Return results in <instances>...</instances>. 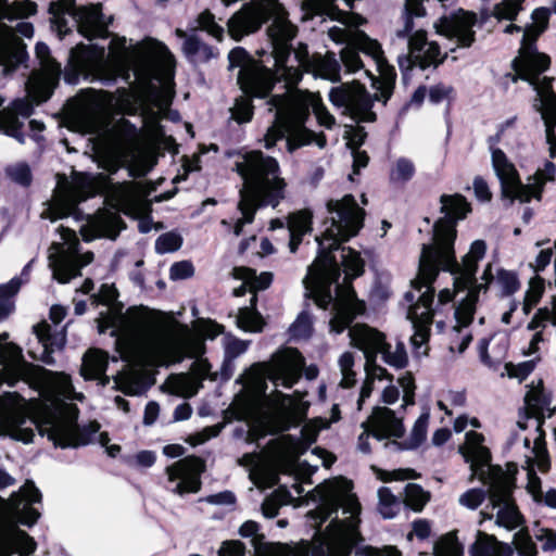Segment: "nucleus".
<instances>
[{"label": "nucleus", "instance_id": "obj_1", "mask_svg": "<svg viewBox=\"0 0 556 556\" xmlns=\"http://www.w3.org/2000/svg\"><path fill=\"white\" fill-rule=\"evenodd\" d=\"M273 23L267 31L273 45L277 74L286 83L287 91L268 101V110L275 112V121L264 136V146L269 149L277 140L286 137L289 152L312 142L324 148L326 137L305 128L304 122L309 110L313 111L318 123L326 128L334 125V117L327 111L318 93L292 88L300 81L303 71L330 81L340 80L339 62L331 52L309 56L303 45L294 50L293 60H291L289 42L295 37L296 27L288 21L286 11L278 3L273 4Z\"/></svg>", "mask_w": 556, "mask_h": 556}, {"label": "nucleus", "instance_id": "obj_2", "mask_svg": "<svg viewBox=\"0 0 556 556\" xmlns=\"http://www.w3.org/2000/svg\"><path fill=\"white\" fill-rule=\"evenodd\" d=\"M70 60L78 73L98 80L112 81L119 73L128 80L131 72V97L142 110L148 136L161 138L159 121L174 96V56L165 45L147 38L128 47L125 37L113 36L108 58L103 47L79 43L71 50Z\"/></svg>", "mask_w": 556, "mask_h": 556}, {"label": "nucleus", "instance_id": "obj_3", "mask_svg": "<svg viewBox=\"0 0 556 556\" xmlns=\"http://www.w3.org/2000/svg\"><path fill=\"white\" fill-rule=\"evenodd\" d=\"M97 320L100 333L112 330L115 350L126 362L125 368L114 378L116 388L126 394L144 391L147 366L180 361L187 349L191 356L203 352L201 341L180 338L164 329L159 315L143 306L131 307L126 313L117 305L108 306Z\"/></svg>", "mask_w": 556, "mask_h": 556}, {"label": "nucleus", "instance_id": "obj_4", "mask_svg": "<svg viewBox=\"0 0 556 556\" xmlns=\"http://www.w3.org/2000/svg\"><path fill=\"white\" fill-rule=\"evenodd\" d=\"M329 217L325 220V230L316 237L319 253L315 262L308 267L303 279L306 291L316 304L326 308L333 301V317L330 329L336 333L342 332L356 315L365 309L363 302L356 299L355 291L349 285L338 286L336 298L331 294V285L340 277V267L332 255L340 243L357 235L363 226L364 211L354 197L344 195L340 200L327 202Z\"/></svg>", "mask_w": 556, "mask_h": 556}, {"label": "nucleus", "instance_id": "obj_5", "mask_svg": "<svg viewBox=\"0 0 556 556\" xmlns=\"http://www.w3.org/2000/svg\"><path fill=\"white\" fill-rule=\"evenodd\" d=\"M303 370L309 380L318 375L316 366L304 368L303 356L292 348L277 351L267 362L253 364L237 380L242 388L233 400V414L236 417H255L256 414L304 417L309 406L304 400L305 394L295 392L293 395H287L277 390L269 395L266 394L267 380L275 386L291 388L298 382Z\"/></svg>", "mask_w": 556, "mask_h": 556}, {"label": "nucleus", "instance_id": "obj_6", "mask_svg": "<svg viewBox=\"0 0 556 556\" xmlns=\"http://www.w3.org/2000/svg\"><path fill=\"white\" fill-rule=\"evenodd\" d=\"M8 338L7 332L0 334V383L24 380L38 390L39 397L27 401L17 393H7L0 396V414L77 417L80 410L75 401L81 402L83 394L74 392L70 378L28 364L17 345L5 342Z\"/></svg>", "mask_w": 556, "mask_h": 556}, {"label": "nucleus", "instance_id": "obj_7", "mask_svg": "<svg viewBox=\"0 0 556 556\" xmlns=\"http://www.w3.org/2000/svg\"><path fill=\"white\" fill-rule=\"evenodd\" d=\"M485 250L486 247L483 241H475L469 252L463 257L462 263H457L455 270L444 268L443 264L439 261L435 262L434 267L437 268V274L431 280L422 279L420 277V266L418 267V274L410 282L412 288L405 294V299L412 302L407 317L414 328L410 342L418 356L428 354V346L426 344L430 337L433 316L439 312L440 306L452 302L454 298V291L443 289L440 291L438 302L434 305V290L432 283L439 271L441 269L450 271L454 276V287L456 289H467L473 285L478 262L483 258Z\"/></svg>", "mask_w": 556, "mask_h": 556}, {"label": "nucleus", "instance_id": "obj_8", "mask_svg": "<svg viewBox=\"0 0 556 556\" xmlns=\"http://www.w3.org/2000/svg\"><path fill=\"white\" fill-rule=\"evenodd\" d=\"M235 166L243 180L238 203L242 217L233 226V233L239 236L243 226L253 222L260 206L279 204L285 197L286 182L279 176L278 162L261 151L242 154Z\"/></svg>", "mask_w": 556, "mask_h": 556}, {"label": "nucleus", "instance_id": "obj_9", "mask_svg": "<svg viewBox=\"0 0 556 556\" xmlns=\"http://www.w3.org/2000/svg\"><path fill=\"white\" fill-rule=\"evenodd\" d=\"M544 30L534 25H529L525 31L518 58L515 59V68L521 79L529 81L536 91L533 108L541 114L545 125L546 142L549 146L551 156L556 154V94L552 89L551 79L538 76L547 70L549 58L539 53L534 42Z\"/></svg>", "mask_w": 556, "mask_h": 556}, {"label": "nucleus", "instance_id": "obj_10", "mask_svg": "<svg viewBox=\"0 0 556 556\" xmlns=\"http://www.w3.org/2000/svg\"><path fill=\"white\" fill-rule=\"evenodd\" d=\"M41 70L34 72L26 81L27 94L25 98L14 100L11 105L0 112V130L24 143L21 132L23 122L30 116L34 105L48 100L59 81L61 66L51 56L49 47L38 42L35 48Z\"/></svg>", "mask_w": 556, "mask_h": 556}, {"label": "nucleus", "instance_id": "obj_11", "mask_svg": "<svg viewBox=\"0 0 556 556\" xmlns=\"http://www.w3.org/2000/svg\"><path fill=\"white\" fill-rule=\"evenodd\" d=\"M440 202L444 217L434 224L432 242L424 244L420 254V277L427 280L435 276L434 263L438 261L444 268L455 270L457 267L454 253L455 226L471 211L469 202L459 193L443 194Z\"/></svg>", "mask_w": 556, "mask_h": 556}, {"label": "nucleus", "instance_id": "obj_12", "mask_svg": "<svg viewBox=\"0 0 556 556\" xmlns=\"http://www.w3.org/2000/svg\"><path fill=\"white\" fill-rule=\"evenodd\" d=\"M41 437H47L55 447H79L92 442L101 426L98 419L80 427L78 419H0V437H10L25 444L31 443L34 428Z\"/></svg>", "mask_w": 556, "mask_h": 556}, {"label": "nucleus", "instance_id": "obj_13", "mask_svg": "<svg viewBox=\"0 0 556 556\" xmlns=\"http://www.w3.org/2000/svg\"><path fill=\"white\" fill-rule=\"evenodd\" d=\"M149 190L141 182H123L112 187L110 200L115 211L100 210L93 216H89L87 224L81 228L84 240L91 241L96 238L106 237L115 239L124 223L118 211L134 217H143L151 211L148 201Z\"/></svg>", "mask_w": 556, "mask_h": 556}, {"label": "nucleus", "instance_id": "obj_14", "mask_svg": "<svg viewBox=\"0 0 556 556\" xmlns=\"http://www.w3.org/2000/svg\"><path fill=\"white\" fill-rule=\"evenodd\" d=\"M351 342L363 351L366 363V380L362 387L358 405L369 397L375 380L387 379L392 381V376L386 368L376 363L377 354H382L383 361L395 368H403L407 364V354L403 343H396L394 348L386 342L384 334L367 325H355L349 331Z\"/></svg>", "mask_w": 556, "mask_h": 556}, {"label": "nucleus", "instance_id": "obj_15", "mask_svg": "<svg viewBox=\"0 0 556 556\" xmlns=\"http://www.w3.org/2000/svg\"><path fill=\"white\" fill-rule=\"evenodd\" d=\"M349 483L338 482L337 496L341 503L343 514H350L349 518L340 520L331 519L324 531L315 539L312 556H351L355 545L362 540L357 523L361 514V504L355 495L348 494L352 488Z\"/></svg>", "mask_w": 556, "mask_h": 556}, {"label": "nucleus", "instance_id": "obj_16", "mask_svg": "<svg viewBox=\"0 0 556 556\" xmlns=\"http://www.w3.org/2000/svg\"><path fill=\"white\" fill-rule=\"evenodd\" d=\"M37 11V4L30 0L13 1L0 0V66L3 72L14 70L21 64L26 55L25 45L17 37L20 35L30 38L34 35L31 23L20 22L16 29L5 25L3 20L25 18L34 15ZM3 100L0 98V105Z\"/></svg>", "mask_w": 556, "mask_h": 556}, {"label": "nucleus", "instance_id": "obj_17", "mask_svg": "<svg viewBox=\"0 0 556 556\" xmlns=\"http://www.w3.org/2000/svg\"><path fill=\"white\" fill-rule=\"evenodd\" d=\"M235 419H223L222 422L205 427L202 431L190 434L186 442L191 446L205 443L217 437L225 426ZM247 421L245 427H237L233 430L236 439H243L248 443H258L267 435H275L289 430L292 426H300L304 421H315L320 429H329L333 422L340 419H237Z\"/></svg>", "mask_w": 556, "mask_h": 556}, {"label": "nucleus", "instance_id": "obj_18", "mask_svg": "<svg viewBox=\"0 0 556 556\" xmlns=\"http://www.w3.org/2000/svg\"><path fill=\"white\" fill-rule=\"evenodd\" d=\"M52 28L64 36L71 30L68 21L73 20L80 35L88 39L106 37L109 21L101 13V5L75 7V0L52 1L49 7Z\"/></svg>", "mask_w": 556, "mask_h": 556}, {"label": "nucleus", "instance_id": "obj_19", "mask_svg": "<svg viewBox=\"0 0 556 556\" xmlns=\"http://www.w3.org/2000/svg\"><path fill=\"white\" fill-rule=\"evenodd\" d=\"M492 165L501 180L502 191L506 198L529 202L532 198L540 199L542 189L547 181L554 180L556 168L547 162L529 178V182L521 184L517 169L500 149L492 150Z\"/></svg>", "mask_w": 556, "mask_h": 556}, {"label": "nucleus", "instance_id": "obj_20", "mask_svg": "<svg viewBox=\"0 0 556 556\" xmlns=\"http://www.w3.org/2000/svg\"><path fill=\"white\" fill-rule=\"evenodd\" d=\"M61 242H54L50 248L49 266L52 269L53 278L66 283L73 277L79 275L83 266L91 263L93 254L91 252L79 254L78 238L76 233L64 227H60Z\"/></svg>", "mask_w": 556, "mask_h": 556}, {"label": "nucleus", "instance_id": "obj_21", "mask_svg": "<svg viewBox=\"0 0 556 556\" xmlns=\"http://www.w3.org/2000/svg\"><path fill=\"white\" fill-rule=\"evenodd\" d=\"M481 279L483 282L478 285L477 288H471L455 309L456 325L453 328L455 332L459 333L463 328L471 323L478 300V291L486 289L491 282H493L502 295H511L520 288V282L515 271L498 268L493 274L491 264L483 270Z\"/></svg>", "mask_w": 556, "mask_h": 556}, {"label": "nucleus", "instance_id": "obj_22", "mask_svg": "<svg viewBox=\"0 0 556 556\" xmlns=\"http://www.w3.org/2000/svg\"><path fill=\"white\" fill-rule=\"evenodd\" d=\"M94 191L92 178L87 174L77 173L71 181L64 177L59 178L52 199L42 216L51 220L68 216L75 212L79 202L92 195Z\"/></svg>", "mask_w": 556, "mask_h": 556}, {"label": "nucleus", "instance_id": "obj_23", "mask_svg": "<svg viewBox=\"0 0 556 556\" xmlns=\"http://www.w3.org/2000/svg\"><path fill=\"white\" fill-rule=\"evenodd\" d=\"M229 61L232 66L241 67L238 83L247 94L264 98L271 90L275 80H280L277 70L273 73L258 62L250 60L242 48L231 50Z\"/></svg>", "mask_w": 556, "mask_h": 556}, {"label": "nucleus", "instance_id": "obj_24", "mask_svg": "<svg viewBox=\"0 0 556 556\" xmlns=\"http://www.w3.org/2000/svg\"><path fill=\"white\" fill-rule=\"evenodd\" d=\"M233 276L237 279L242 280L240 288L233 290L236 296L243 295L247 291L253 293L251 299V306L239 309L237 316V325L239 328L245 331L257 332L261 331L264 325L262 316L255 311L256 295L255 293L260 290H264L269 287L271 282L270 273L256 274L254 269L248 267H237L233 269Z\"/></svg>", "mask_w": 556, "mask_h": 556}, {"label": "nucleus", "instance_id": "obj_25", "mask_svg": "<svg viewBox=\"0 0 556 556\" xmlns=\"http://www.w3.org/2000/svg\"><path fill=\"white\" fill-rule=\"evenodd\" d=\"M353 42L359 51L372 59L378 77L368 70H365V74L371 78L372 86L379 91L376 99L386 102L392 93L395 80L394 67L387 62L381 45L364 31H355Z\"/></svg>", "mask_w": 556, "mask_h": 556}, {"label": "nucleus", "instance_id": "obj_26", "mask_svg": "<svg viewBox=\"0 0 556 556\" xmlns=\"http://www.w3.org/2000/svg\"><path fill=\"white\" fill-rule=\"evenodd\" d=\"M329 98L333 105L341 108L344 114L355 121L374 122L376 118V114L371 111L372 100L358 83L343 84L332 88Z\"/></svg>", "mask_w": 556, "mask_h": 556}, {"label": "nucleus", "instance_id": "obj_27", "mask_svg": "<svg viewBox=\"0 0 556 556\" xmlns=\"http://www.w3.org/2000/svg\"><path fill=\"white\" fill-rule=\"evenodd\" d=\"M114 98L102 90H87L81 94L78 119L85 132L99 134L106 125Z\"/></svg>", "mask_w": 556, "mask_h": 556}, {"label": "nucleus", "instance_id": "obj_28", "mask_svg": "<svg viewBox=\"0 0 556 556\" xmlns=\"http://www.w3.org/2000/svg\"><path fill=\"white\" fill-rule=\"evenodd\" d=\"M205 470V460L197 455H188L165 469L169 482L179 480L173 493L180 496L198 493L201 490V476Z\"/></svg>", "mask_w": 556, "mask_h": 556}, {"label": "nucleus", "instance_id": "obj_29", "mask_svg": "<svg viewBox=\"0 0 556 556\" xmlns=\"http://www.w3.org/2000/svg\"><path fill=\"white\" fill-rule=\"evenodd\" d=\"M476 23V14L459 10L442 16L434 27L437 33L454 41L458 47L468 48L475 41L473 26Z\"/></svg>", "mask_w": 556, "mask_h": 556}, {"label": "nucleus", "instance_id": "obj_30", "mask_svg": "<svg viewBox=\"0 0 556 556\" xmlns=\"http://www.w3.org/2000/svg\"><path fill=\"white\" fill-rule=\"evenodd\" d=\"M338 482L349 483L344 477H338L325 480L309 492L313 501L318 502V506L308 513V517L314 520L317 528H320L333 514L340 509L341 503L337 496Z\"/></svg>", "mask_w": 556, "mask_h": 556}, {"label": "nucleus", "instance_id": "obj_31", "mask_svg": "<svg viewBox=\"0 0 556 556\" xmlns=\"http://www.w3.org/2000/svg\"><path fill=\"white\" fill-rule=\"evenodd\" d=\"M42 494L35 482L27 479L17 492H13L8 500L10 507L18 513L17 520L28 528L37 523L40 513L33 504L41 503Z\"/></svg>", "mask_w": 556, "mask_h": 556}, {"label": "nucleus", "instance_id": "obj_32", "mask_svg": "<svg viewBox=\"0 0 556 556\" xmlns=\"http://www.w3.org/2000/svg\"><path fill=\"white\" fill-rule=\"evenodd\" d=\"M407 47L412 62L420 68L437 66L443 60L440 47L434 41H428L427 34L417 29L406 36Z\"/></svg>", "mask_w": 556, "mask_h": 556}, {"label": "nucleus", "instance_id": "obj_33", "mask_svg": "<svg viewBox=\"0 0 556 556\" xmlns=\"http://www.w3.org/2000/svg\"><path fill=\"white\" fill-rule=\"evenodd\" d=\"M267 11L263 5L245 4L228 21V33L235 40L256 31L266 20Z\"/></svg>", "mask_w": 556, "mask_h": 556}, {"label": "nucleus", "instance_id": "obj_34", "mask_svg": "<svg viewBox=\"0 0 556 556\" xmlns=\"http://www.w3.org/2000/svg\"><path fill=\"white\" fill-rule=\"evenodd\" d=\"M192 370L195 376L194 378L180 375L170 380L173 392L185 397L192 396L197 393L200 380L206 377L210 371V366L205 361L199 359L194 362Z\"/></svg>", "mask_w": 556, "mask_h": 556}, {"label": "nucleus", "instance_id": "obj_35", "mask_svg": "<svg viewBox=\"0 0 556 556\" xmlns=\"http://www.w3.org/2000/svg\"><path fill=\"white\" fill-rule=\"evenodd\" d=\"M490 500L494 506L507 503L513 497L514 478L509 479L500 466L491 467Z\"/></svg>", "mask_w": 556, "mask_h": 556}, {"label": "nucleus", "instance_id": "obj_36", "mask_svg": "<svg viewBox=\"0 0 556 556\" xmlns=\"http://www.w3.org/2000/svg\"><path fill=\"white\" fill-rule=\"evenodd\" d=\"M334 1L336 0H303V7L314 14H325L331 18H340L344 24L350 26H358L365 22L359 15H349L337 10Z\"/></svg>", "mask_w": 556, "mask_h": 556}, {"label": "nucleus", "instance_id": "obj_37", "mask_svg": "<svg viewBox=\"0 0 556 556\" xmlns=\"http://www.w3.org/2000/svg\"><path fill=\"white\" fill-rule=\"evenodd\" d=\"M108 353L92 349L89 350L83 359L81 374L86 379H100L102 383L109 381L104 375L108 366Z\"/></svg>", "mask_w": 556, "mask_h": 556}, {"label": "nucleus", "instance_id": "obj_38", "mask_svg": "<svg viewBox=\"0 0 556 556\" xmlns=\"http://www.w3.org/2000/svg\"><path fill=\"white\" fill-rule=\"evenodd\" d=\"M38 342L41 344L42 359L50 363V354L55 350H60L65 344V336L63 332H55L52 327L47 323L42 321L34 328Z\"/></svg>", "mask_w": 556, "mask_h": 556}, {"label": "nucleus", "instance_id": "obj_39", "mask_svg": "<svg viewBox=\"0 0 556 556\" xmlns=\"http://www.w3.org/2000/svg\"><path fill=\"white\" fill-rule=\"evenodd\" d=\"M312 213L300 211L289 216L288 229L290 232L289 248L294 253L302 241V237L312 229Z\"/></svg>", "mask_w": 556, "mask_h": 556}, {"label": "nucleus", "instance_id": "obj_40", "mask_svg": "<svg viewBox=\"0 0 556 556\" xmlns=\"http://www.w3.org/2000/svg\"><path fill=\"white\" fill-rule=\"evenodd\" d=\"M528 409L527 417H552L556 407L551 406V401L540 389H531L526 395Z\"/></svg>", "mask_w": 556, "mask_h": 556}, {"label": "nucleus", "instance_id": "obj_41", "mask_svg": "<svg viewBox=\"0 0 556 556\" xmlns=\"http://www.w3.org/2000/svg\"><path fill=\"white\" fill-rule=\"evenodd\" d=\"M317 438L318 430L307 425L302 427L300 438L292 434L282 435L283 441H286L298 455H303L311 445L316 442Z\"/></svg>", "mask_w": 556, "mask_h": 556}, {"label": "nucleus", "instance_id": "obj_42", "mask_svg": "<svg viewBox=\"0 0 556 556\" xmlns=\"http://www.w3.org/2000/svg\"><path fill=\"white\" fill-rule=\"evenodd\" d=\"M425 15V9L421 4V0H406L405 2V18L402 28L396 30V37L405 39L410 33L417 30L415 24V17H421Z\"/></svg>", "mask_w": 556, "mask_h": 556}, {"label": "nucleus", "instance_id": "obj_43", "mask_svg": "<svg viewBox=\"0 0 556 556\" xmlns=\"http://www.w3.org/2000/svg\"><path fill=\"white\" fill-rule=\"evenodd\" d=\"M430 492L420 484L407 483L405 486L404 505L415 513H420L430 501Z\"/></svg>", "mask_w": 556, "mask_h": 556}, {"label": "nucleus", "instance_id": "obj_44", "mask_svg": "<svg viewBox=\"0 0 556 556\" xmlns=\"http://www.w3.org/2000/svg\"><path fill=\"white\" fill-rule=\"evenodd\" d=\"M378 509L384 519L394 518L401 508L400 500L392 493L391 489L381 486L378 490Z\"/></svg>", "mask_w": 556, "mask_h": 556}, {"label": "nucleus", "instance_id": "obj_45", "mask_svg": "<svg viewBox=\"0 0 556 556\" xmlns=\"http://www.w3.org/2000/svg\"><path fill=\"white\" fill-rule=\"evenodd\" d=\"M4 540L20 556H29L37 548V543L34 538L21 529H17L13 535Z\"/></svg>", "mask_w": 556, "mask_h": 556}, {"label": "nucleus", "instance_id": "obj_46", "mask_svg": "<svg viewBox=\"0 0 556 556\" xmlns=\"http://www.w3.org/2000/svg\"><path fill=\"white\" fill-rule=\"evenodd\" d=\"M416 172L414 162L407 157H399L390 169V180L395 184H404L410 180Z\"/></svg>", "mask_w": 556, "mask_h": 556}, {"label": "nucleus", "instance_id": "obj_47", "mask_svg": "<svg viewBox=\"0 0 556 556\" xmlns=\"http://www.w3.org/2000/svg\"><path fill=\"white\" fill-rule=\"evenodd\" d=\"M190 29L204 30L219 41L223 39L224 36V28L217 24L215 16L208 10H205L199 14L197 20L194 21V26H191Z\"/></svg>", "mask_w": 556, "mask_h": 556}, {"label": "nucleus", "instance_id": "obj_48", "mask_svg": "<svg viewBox=\"0 0 556 556\" xmlns=\"http://www.w3.org/2000/svg\"><path fill=\"white\" fill-rule=\"evenodd\" d=\"M429 419H416L410 437L402 442L393 441L400 450H415L419 447L427 438V428Z\"/></svg>", "mask_w": 556, "mask_h": 556}, {"label": "nucleus", "instance_id": "obj_49", "mask_svg": "<svg viewBox=\"0 0 556 556\" xmlns=\"http://www.w3.org/2000/svg\"><path fill=\"white\" fill-rule=\"evenodd\" d=\"M498 540L493 534L478 531L477 540L470 547L472 556H496Z\"/></svg>", "mask_w": 556, "mask_h": 556}, {"label": "nucleus", "instance_id": "obj_50", "mask_svg": "<svg viewBox=\"0 0 556 556\" xmlns=\"http://www.w3.org/2000/svg\"><path fill=\"white\" fill-rule=\"evenodd\" d=\"M543 292V279L540 277L531 278L522 304V311L526 315H528L531 309L540 302Z\"/></svg>", "mask_w": 556, "mask_h": 556}, {"label": "nucleus", "instance_id": "obj_51", "mask_svg": "<svg viewBox=\"0 0 556 556\" xmlns=\"http://www.w3.org/2000/svg\"><path fill=\"white\" fill-rule=\"evenodd\" d=\"M342 265L348 277L354 278L362 275L364 261L359 254L351 248L342 249Z\"/></svg>", "mask_w": 556, "mask_h": 556}, {"label": "nucleus", "instance_id": "obj_52", "mask_svg": "<svg viewBox=\"0 0 556 556\" xmlns=\"http://www.w3.org/2000/svg\"><path fill=\"white\" fill-rule=\"evenodd\" d=\"M20 281L12 279L7 285L0 286V320L5 318L13 309L12 298L20 289Z\"/></svg>", "mask_w": 556, "mask_h": 556}, {"label": "nucleus", "instance_id": "obj_53", "mask_svg": "<svg viewBox=\"0 0 556 556\" xmlns=\"http://www.w3.org/2000/svg\"><path fill=\"white\" fill-rule=\"evenodd\" d=\"M121 462L130 468H150L155 464L156 455L153 451L143 450L134 455H122Z\"/></svg>", "mask_w": 556, "mask_h": 556}, {"label": "nucleus", "instance_id": "obj_54", "mask_svg": "<svg viewBox=\"0 0 556 556\" xmlns=\"http://www.w3.org/2000/svg\"><path fill=\"white\" fill-rule=\"evenodd\" d=\"M358 52L353 41L341 50V61L348 73H355L364 67Z\"/></svg>", "mask_w": 556, "mask_h": 556}, {"label": "nucleus", "instance_id": "obj_55", "mask_svg": "<svg viewBox=\"0 0 556 556\" xmlns=\"http://www.w3.org/2000/svg\"><path fill=\"white\" fill-rule=\"evenodd\" d=\"M342 379L340 384L344 388H350L355 383L354 355L351 352H344L338 361Z\"/></svg>", "mask_w": 556, "mask_h": 556}, {"label": "nucleus", "instance_id": "obj_56", "mask_svg": "<svg viewBox=\"0 0 556 556\" xmlns=\"http://www.w3.org/2000/svg\"><path fill=\"white\" fill-rule=\"evenodd\" d=\"M522 520L523 518L517 506L513 505L510 507L505 506L498 510L496 523L507 528L508 530H513L518 527Z\"/></svg>", "mask_w": 556, "mask_h": 556}, {"label": "nucleus", "instance_id": "obj_57", "mask_svg": "<svg viewBox=\"0 0 556 556\" xmlns=\"http://www.w3.org/2000/svg\"><path fill=\"white\" fill-rule=\"evenodd\" d=\"M435 555L463 556V546L455 535L446 534L437 545Z\"/></svg>", "mask_w": 556, "mask_h": 556}, {"label": "nucleus", "instance_id": "obj_58", "mask_svg": "<svg viewBox=\"0 0 556 556\" xmlns=\"http://www.w3.org/2000/svg\"><path fill=\"white\" fill-rule=\"evenodd\" d=\"M547 321H552L556 326V299L553 301L551 307L545 306L538 309L527 328L536 329L544 327Z\"/></svg>", "mask_w": 556, "mask_h": 556}, {"label": "nucleus", "instance_id": "obj_59", "mask_svg": "<svg viewBox=\"0 0 556 556\" xmlns=\"http://www.w3.org/2000/svg\"><path fill=\"white\" fill-rule=\"evenodd\" d=\"M515 545L521 556H536L538 548L532 541L531 535L527 529H522L515 534Z\"/></svg>", "mask_w": 556, "mask_h": 556}, {"label": "nucleus", "instance_id": "obj_60", "mask_svg": "<svg viewBox=\"0 0 556 556\" xmlns=\"http://www.w3.org/2000/svg\"><path fill=\"white\" fill-rule=\"evenodd\" d=\"M231 117L238 123H247L252 118L253 106L251 99L241 97L237 99L235 105L230 109Z\"/></svg>", "mask_w": 556, "mask_h": 556}, {"label": "nucleus", "instance_id": "obj_61", "mask_svg": "<svg viewBox=\"0 0 556 556\" xmlns=\"http://www.w3.org/2000/svg\"><path fill=\"white\" fill-rule=\"evenodd\" d=\"M521 5V0H504L493 9V15L497 20H514Z\"/></svg>", "mask_w": 556, "mask_h": 556}, {"label": "nucleus", "instance_id": "obj_62", "mask_svg": "<svg viewBox=\"0 0 556 556\" xmlns=\"http://www.w3.org/2000/svg\"><path fill=\"white\" fill-rule=\"evenodd\" d=\"M225 355L228 359H233L243 354L249 346V341H243L231 336H226L223 339Z\"/></svg>", "mask_w": 556, "mask_h": 556}, {"label": "nucleus", "instance_id": "obj_63", "mask_svg": "<svg viewBox=\"0 0 556 556\" xmlns=\"http://www.w3.org/2000/svg\"><path fill=\"white\" fill-rule=\"evenodd\" d=\"M181 245V238L175 232H166L159 237L155 249L159 253H168L178 250Z\"/></svg>", "mask_w": 556, "mask_h": 556}, {"label": "nucleus", "instance_id": "obj_64", "mask_svg": "<svg viewBox=\"0 0 556 556\" xmlns=\"http://www.w3.org/2000/svg\"><path fill=\"white\" fill-rule=\"evenodd\" d=\"M5 172L10 179L20 185L27 186L31 180L29 166L25 163L11 165L5 169Z\"/></svg>", "mask_w": 556, "mask_h": 556}]
</instances>
